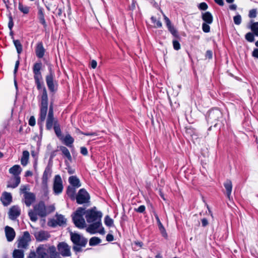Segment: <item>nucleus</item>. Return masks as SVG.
Here are the masks:
<instances>
[{"label": "nucleus", "mask_w": 258, "mask_h": 258, "mask_svg": "<svg viewBox=\"0 0 258 258\" xmlns=\"http://www.w3.org/2000/svg\"><path fill=\"white\" fill-rule=\"evenodd\" d=\"M24 197V203L27 207H30L35 200V196L32 192L26 193Z\"/></svg>", "instance_id": "nucleus-22"}, {"label": "nucleus", "mask_w": 258, "mask_h": 258, "mask_svg": "<svg viewBox=\"0 0 258 258\" xmlns=\"http://www.w3.org/2000/svg\"><path fill=\"white\" fill-rule=\"evenodd\" d=\"M67 219L62 215H56V219H51L48 222V225L55 227L57 225L62 226L66 224Z\"/></svg>", "instance_id": "nucleus-12"}, {"label": "nucleus", "mask_w": 258, "mask_h": 258, "mask_svg": "<svg viewBox=\"0 0 258 258\" xmlns=\"http://www.w3.org/2000/svg\"><path fill=\"white\" fill-rule=\"evenodd\" d=\"M245 39L250 42H253L254 40V34L251 32H248L245 35Z\"/></svg>", "instance_id": "nucleus-41"}, {"label": "nucleus", "mask_w": 258, "mask_h": 258, "mask_svg": "<svg viewBox=\"0 0 258 258\" xmlns=\"http://www.w3.org/2000/svg\"><path fill=\"white\" fill-rule=\"evenodd\" d=\"M29 158V152L28 151H24L21 159V163L23 166H25L28 164Z\"/></svg>", "instance_id": "nucleus-29"}, {"label": "nucleus", "mask_w": 258, "mask_h": 258, "mask_svg": "<svg viewBox=\"0 0 258 258\" xmlns=\"http://www.w3.org/2000/svg\"><path fill=\"white\" fill-rule=\"evenodd\" d=\"M163 17H164V19L166 25L168 29H169V28L172 27L173 25L171 24V23L170 20L169 19V18L167 17H166L164 14H163Z\"/></svg>", "instance_id": "nucleus-49"}, {"label": "nucleus", "mask_w": 258, "mask_h": 258, "mask_svg": "<svg viewBox=\"0 0 258 258\" xmlns=\"http://www.w3.org/2000/svg\"><path fill=\"white\" fill-rule=\"evenodd\" d=\"M51 166L48 165L43 173L42 177V183L44 185H46L48 179L50 177L51 175Z\"/></svg>", "instance_id": "nucleus-18"}, {"label": "nucleus", "mask_w": 258, "mask_h": 258, "mask_svg": "<svg viewBox=\"0 0 258 258\" xmlns=\"http://www.w3.org/2000/svg\"><path fill=\"white\" fill-rule=\"evenodd\" d=\"M46 82L48 89L50 92H54L56 91L57 83L54 79V74L50 72L45 77Z\"/></svg>", "instance_id": "nucleus-11"}, {"label": "nucleus", "mask_w": 258, "mask_h": 258, "mask_svg": "<svg viewBox=\"0 0 258 258\" xmlns=\"http://www.w3.org/2000/svg\"><path fill=\"white\" fill-rule=\"evenodd\" d=\"M199 8L202 10H206L208 9V5L205 3H202L199 5Z\"/></svg>", "instance_id": "nucleus-54"}, {"label": "nucleus", "mask_w": 258, "mask_h": 258, "mask_svg": "<svg viewBox=\"0 0 258 258\" xmlns=\"http://www.w3.org/2000/svg\"><path fill=\"white\" fill-rule=\"evenodd\" d=\"M114 239L113 236L111 234H108L106 236V240L108 241H112Z\"/></svg>", "instance_id": "nucleus-60"}, {"label": "nucleus", "mask_w": 258, "mask_h": 258, "mask_svg": "<svg viewBox=\"0 0 258 258\" xmlns=\"http://www.w3.org/2000/svg\"><path fill=\"white\" fill-rule=\"evenodd\" d=\"M22 169L20 165H15L10 168L9 172L14 176V179L15 180V183L8 184V187L16 188L20 183V177L19 174L21 173Z\"/></svg>", "instance_id": "nucleus-5"}, {"label": "nucleus", "mask_w": 258, "mask_h": 258, "mask_svg": "<svg viewBox=\"0 0 258 258\" xmlns=\"http://www.w3.org/2000/svg\"><path fill=\"white\" fill-rule=\"evenodd\" d=\"M9 216L11 220H15L21 214V209L17 206L12 207L9 211Z\"/></svg>", "instance_id": "nucleus-16"}, {"label": "nucleus", "mask_w": 258, "mask_h": 258, "mask_svg": "<svg viewBox=\"0 0 258 258\" xmlns=\"http://www.w3.org/2000/svg\"><path fill=\"white\" fill-rule=\"evenodd\" d=\"M47 247L48 246L46 244H41L36 248V251L40 258H48Z\"/></svg>", "instance_id": "nucleus-19"}, {"label": "nucleus", "mask_w": 258, "mask_h": 258, "mask_svg": "<svg viewBox=\"0 0 258 258\" xmlns=\"http://www.w3.org/2000/svg\"><path fill=\"white\" fill-rule=\"evenodd\" d=\"M14 23L13 20V18L12 15L10 14L9 15V23H8V27L10 30H11L13 27Z\"/></svg>", "instance_id": "nucleus-46"}, {"label": "nucleus", "mask_w": 258, "mask_h": 258, "mask_svg": "<svg viewBox=\"0 0 258 258\" xmlns=\"http://www.w3.org/2000/svg\"><path fill=\"white\" fill-rule=\"evenodd\" d=\"M212 52L211 50H207L206 53V57L209 59L212 58Z\"/></svg>", "instance_id": "nucleus-58"}, {"label": "nucleus", "mask_w": 258, "mask_h": 258, "mask_svg": "<svg viewBox=\"0 0 258 258\" xmlns=\"http://www.w3.org/2000/svg\"><path fill=\"white\" fill-rule=\"evenodd\" d=\"M250 29L254 34L258 36V22L253 23L250 26Z\"/></svg>", "instance_id": "nucleus-38"}, {"label": "nucleus", "mask_w": 258, "mask_h": 258, "mask_svg": "<svg viewBox=\"0 0 258 258\" xmlns=\"http://www.w3.org/2000/svg\"><path fill=\"white\" fill-rule=\"evenodd\" d=\"M102 216V213L96 211L95 207L88 210L86 212L85 217L88 223L97 222L101 221Z\"/></svg>", "instance_id": "nucleus-6"}, {"label": "nucleus", "mask_w": 258, "mask_h": 258, "mask_svg": "<svg viewBox=\"0 0 258 258\" xmlns=\"http://www.w3.org/2000/svg\"><path fill=\"white\" fill-rule=\"evenodd\" d=\"M45 50L41 42L37 43L36 47V55L38 58H42L44 55Z\"/></svg>", "instance_id": "nucleus-23"}, {"label": "nucleus", "mask_w": 258, "mask_h": 258, "mask_svg": "<svg viewBox=\"0 0 258 258\" xmlns=\"http://www.w3.org/2000/svg\"><path fill=\"white\" fill-rule=\"evenodd\" d=\"M76 188V187L69 186L67 188V194L68 196L73 200L75 199Z\"/></svg>", "instance_id": "nucleus-32"}, {"label": "nucleus", "mask_w": 258, "mask_h": 258, "mask_svg": "<svg viewBox=\"0 0 258 258\" xmlns=\"http://www.w3.org/2000/svg\"><path fill=\"white\" fill-rule=\"evenodd\" d=\"M24 250L22 249H15L13 252V258H24Z\"/></svg>", "instance_id": "nucleus-34"}, {"label": "nucleus", "mask_w": 258, "mask_h": 258, "mask_svg": "<svg viewBox=\"0 0 258 258\" xmlns=\"http://www.w3.org/2000/svg\"><path fill=\"white\" fill-rule=\"evenodd\" d=\"M55 122H58V121L54 117L53 105L51 104L49 106L48 114L46 119V129L48 130H51L53 126H54Z\"/></svg>", "instance_id": "nucleus-8"}, {"label": "nucleus", "mask_w": 258, "mask_h": 258, "mask_svg": "<svg viewBox=\"0 0 258 258\" xmlns=\"http://www.w3.org/2000/svg\"><path fill=\"white\" fill-rule=\"evenodd\" d=\"M71 240L74 244L73 250L76 252L82 251V248L85 247L88 240L83 235L77 233L71 232L70 233Z\"/></svg>", "instance_id": "nucleus-3"}, {"label": "nucleus", "mask_w": 258, "mask_h": 258, "mask_svg": "<svg viewBox=\"0 0 258 258\" xmlns=\"http://www.w3.org/2000/svg\"><path fill=\"white\" fill-rule=\"evenodd\" d=\"M41 62H36L33 67V73L34 79L37 89L39 91V102H40V113L39 120L43 122L45 118L48 111V98L47 92L44 86L43 78L40 70L42 68Z\"/></svg>", "instance_id": "nucleus-1"}, {"label": "nucleus", "mask_w": 258, "mask_h": 258, "mask_svg": "<svg viewBox=\"0 0 258 258\" xmlns=\"http://www.w3.org/2000/svg\"><path fill=\"white\" fill-rule=\"evenodd\" d=\"M47 214L44 203L42 201L34 205L33 210H31L28 212L30 219L33 222H36L37 220V215L41 217H44Z\"/></svg>", "instance_id": "nucleus-2"}, {"label": "nucleus", "mask_w": 258, "mask_h": 258, "mask_svg": "<svg viewBox=\"0 0 258 258\" xmlns=\"http://www.w3.org/2000/svg\"><path fill=\"white\" fill-rule=\"evenodd\" d=\"M38 15L39 22L42 25H43L44 28H46L47 27V24L44 18L43 9L42 7H38Z\"/></svg>", "instance_id": "nucleus-24"}, {"label": "nucleus", "mask_w": 258, "mask_h": 258, "mask_svg": "<svg viewBox=\"0 0 258 258\" xmlns=\"http://www.w3.org/2000/svg\"><path fill=\"white\" fill-rule=\"evenodd\" d=\"M252 56H253L254 57L258 58V49L257 48L254 49V50L252 52Z\"/></svg>", "instance_id": "nucleus-62"}, {"label": "nucleus", "mask_w": 258, "mask_h": 258, "mask_svg": "<svg viewBox=\"0 0 258 258\" xmlns=\"http://www.w3.org/2000/svg\"><path fill=\"white\" fill-rule=\"evenodd\" d=\"M62 141L64 144L69 147H72L74 142L73 138L69 134L66 135Z\"/></svg>", "instance_id": "nucleus-28"}, {"label": "nucleus", "mask_w": 258, "mask_h": 258, "mask_svg": "<svg viewBox=\"0 0 258 258\" xmlns=\"http://www.w3.org/2000/svg\"><path fill=\"white\" fill-rule=\"evenodd\" d=\"M27 258H40L36 251H31Z\"/></svg>", "instance_id": "nucleus-47"}, {"label": "nucleus", "mask_w": 258, "mask_h": 258, "mask_svg": "<svg viewBox=\"0 0 258 258\" xmlns=\"http://www.w3.org/2000/svg\"><path fill=\"white\" fill-rule=\"evenodd\" d=\"M202 224L203 227H205L208 225V221L207 219L203 218L202 219Z\"/></svg>", "instance_id": "nucleus-61"}, {"label": "nucleus", "mask_w": 258, "mask_h": 258, "mask_svg": "<svg viewBox=\"0 0 258 258\" xmlns=\"http://www.w3.org/2000/svg\"><path fill=\"white\" fill-rule=\"evenodd\" d=\"M90 198L89 194L84 188L79 190L76 198L77 203L79 204L88 203Z\"/></svg>", "instance_id": "nucleus-9"}, {"label": "nucleus", "mask_w": 258, "mask_h": 258, "mask_svg": "<svg viewBox=\"0 0 258 258\" xmlns=\"http://www.w3.org/2000/svg\"><path fill=\"white\" fill-rule=\"evenodd\" d=\"M5 234L8 241H12L15 237L16 233L14 229L8 226L5 228Z\"/></svg>", "instance_id": "nucleus-20"}, {"label": "nucleus", "mask_w": 258, "mask_h": 258, "mask_svg": "<svg viewBox=\"0 0 258 258\" xmlns=\"http://www.w3.org/2000/svg\"><path fill=\"white\" fill-rule=\"evenodd\" d=\"M104 223L108 227H111L113 225V220L109 216H106L105 217Z\"/></svg>", "instance_id": "nucleus-39"}, {"label": "nucleus", "mask_w": 258, "mask_h": 258, "mask_svg": "<svg viewBox=\"0 0 258 258\" xmlns=\"http://www.w3.org/2000/svg\"><path fill=\"white\" fill-rule=\"evenodd\" d=\"M59 253L63 256H68L71 255L70 247L65 242H60L57 245Z\"/></svg>", "instance_id": "nucleus-15"}, {"label": "nucleus", "mask_w": 258, "mask_h": 258, "mask_svg": "<svg viewBox=\"0 0 258 258\" xmlns=\"http://www.w3.org/2000/svg\"><path fill=\"white\" fill-rule=\"evenodd\" d=\"M85 213V209L80 207L73 215V220L75 226L79 229L86 227L85 220L83 217Z\"/></svg>", "instance_id": "nucleus-4"}, {"label": "nucleus", "mask_w": 258, "mask_h": 258, "mask_svg": "<svg viewBox=\"0 0 258 258\" xmlns=\"http://www.w3.org/2000/svg\"><path fill=\"white\" fill-rule=\"evenodd\" d=\"M18 9L24 14H28L30 11L29 7L24 5L21 3H19Z\"/></svg>", "instance_id": "nucleus-35"}, {"label": "nucleus", "mask_w": 258, "mask_h": 258, "mask_svg": "<svg viewBox=\"0 0 258 258\" xmlns=\"http://www.w3.org/2000/svg\"><path fill=\"white\" fill-rule=\"evenodd\" d=\"M173 48L176 50H178L180 49V44L179 42L176 40H173Z\"/></svg>", "instance_id": "nucleus-48"}, {"label": "nucleus", "mask_w": 258, "mask_h": 258, "mask_svg": "<svg viewBox=\"0 0 258 258\" xmlns=\"http://www.w3.org/2000/svg\"><path fill=\"white\" fill-rule=\"evenodd\" d=\"M159 229L162 236L166 238L167 237V234L166 232V230L164 227L163 225L162 226H161V227H159Z\"/></svg>", "instance_id": "nucleus-52"}, {"label": "nucleus", "mask_w": 258, "mask_h": 258, "mask_svg": "<svg viewBox=\"0 0 258 258\" xmlns=\"http://www.w3.org/2000/svg\"><path fill=\"white\" fill-rule=\"evenodd\" d=\"M67 169L68 170V172L70 174H73L75 173V170L72 169L71 167L68 166L67 168Z\"/></svg>", "instance_id": "nucleus-64"}, {"label": "nucleus", "mask_w": 258, "mask_h": 258, "mask_svg": "<svg viewBox=\"0 0 258 258\" xmlns=\"http://www.w3.org/2000/svg\"><path fill=\"white\" fill-rule=\"evenodd\" d=\"M19 64H20L19 60H18L16 62V63H15V69H14V74H16L17 73L18 69V68H19Z\"/></svg>", "instance_id": "nucleus-59"}, {"label": "nucleus", "mask_w": 258, "mask_h": 258, "mask_svg": "<svg viewBox=\"0 0 258 258\" xmlns=\"http://www.w3.org/2000/svg\"><path fill=\"white\" fill-rule=\"evenodd\" d=\"M145 206L144 205H141L139 206L137 209H136L135 210L137 212L142 213L145 211Z\"/></svg>", "instance_id": "nucleus-53"}, {"label": "nucleus", "mask_w": 258, "mask_h": 258, "mask_svg": "<svg viewBox=\"0 0 258 258\" xmlns=\"http://www.w3.org/2000/svg\"><path fill=\"white\" fill-rule=\"evenodd\" d=\"M69 183L72 185V186L78 188L81 186L79 178L76 176H71L69 178Z\"/></svg>", "instance_id": "nucleus-25"}, {"label": "nucleus", "mask_w": 258, "mask_h": 258, "mask_svg": "<svg viewBox=\"0 0 258 258\" xmlns=\"http://www.w3.org/2000/svg\"><path fill=\"white\" fill-rule=\"evenodd\" d=\"M59 150L62 152L63 155L65 156L70 162L72 161V158L70 151L66 147L60 146L59 147Z\"/></svg>", "instance_id": "nucleus-30"}, {"label": "nucleus", "mask_w": 258, "mask_h": 258, "mask_svg": "<svg viewBox=\"0 0 258 258\" xmlns=\"http://www.w3.org/2000/svg\"><path fill=\"white\" fill-rule=\"evenodd\" d=\"M53 129L57 137L59 138H61V131L58 122H55V125L53 126Z\"/></svg>", "instance_id": "nucleus-36"}, {"label": "nucleus", "mask_w": 258, "mask_h": 258, "mask_svg": "<svg viewBox=\"0 0 258 258\" xmlns=\"http://www.w3.org/2000/svg\"><path fill=\"white\" fill-rule=\"evenodd\" d=\"M29 124L30 126H34L35 124V118L33 116L30 117L29 120Z\"/></svg>", "instance_id": "nucleus-55"}, {"label": "nucleus", "mask_w": 258, "mask_h": 258, "mask_svg": "<svg viewBox=\"0 0 258 258\" xmlns=\"http://www.w3.org/2000/svg\"><path fill=\"white\" fill-rule=\"evenodd\" d=\"M35 237L38 241H43L48 239L50 235L47 231L41 230L35 233Z\"/></svg>", "instance_id": "nucleus-17"}, {"label": "nucleus", "mask_w": 258, "mask_h": 258, "mask_svg": "<svg viewBox=\"0 0 258 258\" xmlns=\"http://www.w3.org/2000/svg\"><path fill=\"white\" fill-rule=\"evenodd\" d=\"M58 5L57 3L55 2H51L46 5V8L48 11H51L53 13L57 9Z\"/></svg>", "instance_id": "nucleus-31"}, {"label": "nucleus", "mask_w": 258, "mask_h": 258, "mask_svg": "<svg viewBox=\"0 0 258 258\" xmlns=\"http://www.w3.org/2000/svg\"><path fill=\"white\" fill-rule=\"evenodd\" d=\"M222 114L221 111L217 108L213 109L209 111L207 119L211 122L218 121L222 117Z\"/></svg>", "instance_id": "nucleus-13"}, {"label": "nucleus", "mask_w": 258, "mask_h": 258, "mask_svg": "<svg viewBox=\"0 0 258 258\" xmlns=\"http://www.w3.org/2000/svg\"><path fill=\"white\" fill-rule=\"evenodd\" d=\"M31 241V236L28 231H25L22 236L20 237L18 241V247L19 248H27L29 243Z\"/></svg>", "instance_id": "nucleus-10"}, {"label": "nucleus", "mask_w": 258, "mask_h": 258, "mask_svg": "<svg viewBox=\"0 0 258 258\" xmlns=\"http://www.w3.org/2000/svg\"><path fill=\"white\" fill-rule=\"evenodd\" d=\"M49 254L56 252V248L54 246H48L47 247Z\"/></svg>", "instance_id": "nucleus-56"}, {"label": "nucleus", "mask_w": 258, "mask_h": 258, "mask_svg": "<svg viewBox=\"0 0 258 258\" xmlns=\"http://www.w3.org/2000/svg\"><path fill=\"white\" fill-rule=\"evenodd\" d=\"M101 240L100 238L97 237H92L89 241L90 245H96L101 242Z\"/></svg>", "instance_id": "nucleus-37"}, {"label": "nucleus", "mask_w": 258, "mask_h": 258, "mask_svg": "<svg viewBox=\"0 0 258 258\" xmlns=\"http://www.w3.org/2000/svg\"><path fill=\"white\" fill-rule=\"evenodd\" d=\"M257 11L256 9L250 10L249 12L248 16L250 18H254L256 17Z\"/></svg>", "instance_id": "nucleus-45"}, {"label": "nucleus", "mask_w": 258, "mask_h": 258, "mask_svg": "<svg viewBox=\"0 0 258 258\" xmlns=\"http://www.w3.org/2000/svg\"><path fill=\"white\" fill-rule=\"evenodd\" d=\"M20 192L25 195L26 193H30L29 192H27V190H29V186L26 185H22L20 187Z\"/></svg>", "instance_id": "nucleus-43"}, {"label": "nucleus", "mask_w": 258, "mask_h": 258, "mask_svg": "<svg viewBox=\"0 0 258 258\" xmlns=\"http://www.w3.org/2000/svg\"><path fill=\"white\" fill-rule=\"evenodd\" d=\"M202 18L203 20L208 24H212L213 21V18L211 13L209 12H206L202 14Z\"/></svg>", "instance_id": "nucleus-26"}, {"label": "nucleus", "mask_w": 258, "mask_h": 258, "mask_svg": "<svg viewBox=\"0 0 258 258\" xmlns=\"http://www.w3.org/2000/svg\"><path fill=\"white\" fill-rule=\"evenodd\" d=\"M97 63L96 60H92L91 62V66L93 69H95L97 67Z\"/></svg>", "instance_id": "nucleus-63"}, {"label": "nucleus", "mask_w": 258, "mask_h": 258, "mask_svg": "<svg viewBox=\"0 0 258 258\" xmlns=\"http://www.w3.org/2000/svg\"><path fill=\"white\" fill-rule=\"evenodd\" d=\"M234 22L236 25H239L241 22V17L240 15H237L233 17Z\"/></svg>", "instance_id": "nucleus-44"}, {"label": "nucleus", "mask_w": 258, "mask_h": 258, "mask_svg": "<svg viewBox=\"0 0 258 258\" xmlns=\"http://www.w3.org/2000/svg\"><path fill=\"white\" fill-rule=\"evenodd\" d=\"M14 45L17 49V53H18V57H19L20 54L22 52L23 47L20 41L19 40H13Z\"/></svg>", "instance_id": "nucleus-33"}, {"label": "nucleus", "mask_w": 258, "mask_h": 258, "mask_svg": "<svg viewBox=\"0 0 258 258\" xmlns=\"http://www.w3.org/2000/svg\"><path fill=\"white\" fill-rule=\"evenodd\" d=\"M86 231L90 234L96 233H99L101 234H105L104 228L102 226L101 220L92 222V224L86 228Z\"/></svg>", "instance_id": "nucleus-7"}, {"label": "nucleus", "mask_w": 258, "mask_h": 258, "mask_svg": "<svg viewBox=\"0 0 258 258\" xmlns=\"http://www.w3.org/2000/svg\"><path fill=\"white\" fill-rule=\"evenodd\" d=\"M53 189L56 195L60 194L62 191V181L61 177L59 175H56L54 177Z\"/></svg>", "instance_id": "nucleus-14"}, {"label": "nucleus", "mask_w": 258, "mask_h": 258, "mask_svg": "<svg viewBox=\"0 0 258 258\" xmlns=\"http://www.w3.org/2000/svg\"><path fill=\"white\" fill-rule=\"evenodd\" d=\"M1 201L4 206L9 205L12 201V196L11 193L6 191L4 192L1 198Z\"/></svg>", "instance_id": "nucleus-21"}, {"label": "nucleus", "mask_w": 258, "mask_h": 258, "mask_svg": "<svg viewBox=\"0 0 258 258\" xmlns=\"http://www.w3.org/2000/svg\"><path fill=\"white\" fill-rule=\"evenodd\" d=\"M224 186L226 190L227 196L228 199H230L232 188V182L230 180H227L224 183Z\"/></svg>", "instance_id": "nucleus-27"}, {"label": "nucleus", "mask_w": 258, "mask_h": 258, "mask_svg": "<svg viewBox=\"0 0 258 258\" xmlns=\"http://www.w3.org/2000/svg\"><path fill=\"white\" fill-rule=\"evenodd\" d=\"M210 24L203 23L202 24V30L205 33H208L210 31Z\"/></svg>", "instance_id": "nucleus-42"}, {"label": "nucleus", "mask_w": 258, "mask_h": 258, "mask_svg": "<svg viewBox=\"0 0 258 258\" xmlns=\"http://www.w3.org/2000/svg\"><path fill=\"white\" fill-rule=\"evenodd\" d=\"M168 30L170 31V32L174 36V37H178V33L176 31V30L174 28L173 26L168 29Z\"/></svg>", "instance_id": "nucleus-50"}, {"label": "nucleus", "mask_w": 258, "mask_h": 258, "mask_svg": "<svg viewBox=\"0 0 258 258\" xmlns=\"http://www.w3.org/2000/svg\"><path fill=\"white\" fill-rule=\"evenodd\" d=\"M168 30L170 31V32L174 36V37H178V33L176 31V30L174 28L173 26L168 29Z\"/></svg>", "instance_id": "nucleus-51"}, {"label": "nucleus", "mask_w": 258, "mask_h": 258, "mask_svg": "<svg viewBox=\"0 0 258 258\" xmlns=\"http://www.w3.org/2000/svg\"><path fill=\"white\" fill-rule=\"evenodd\" d=\"M152 22L154 24L155 27L161 28L162 26V23L159 20H157L156 18L152 16L151 18Z\"/></svg>", "instance_id": "nucleus-40"}, {"label": "nucleus", "mask_w": 258, "mask_h": 258, "mask_svg": "<svg viewBox=\"0 0 258 258\" xmlns=\"http://www.w3.org/2000/svg\"><path fill=\"white\" fill-rule=\"evenodd\" d=\"M81 153L84 155L86 156L88 154V150L86 147H82L81 148Z\"/></svg>", "instance_id": "nucleus-57"}]
</instances>
